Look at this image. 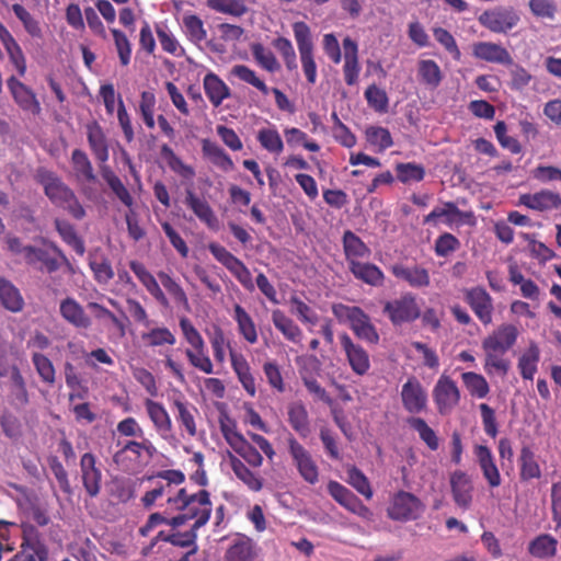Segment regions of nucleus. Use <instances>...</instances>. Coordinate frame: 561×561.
Segmentation results:
<instances>
[{
  "mask_svg": "<svg viewBox=\"0 0 561 561\" xmlns=\"http://www.w3.org/2000/svg\"><path fill=\"white\" fill-rule=\"evenodd\" d=\"M35 180L43 186L45 195L54 205L66 209L76 219H82L85 216V210L72 190L55 172L38 168Z\"/></svg>",
  "mask_w": 561,
  "mask_h": 561,
  "instance_id": "nucleus-1",
  "label": "nucleus"
},
{
  "mask_svg": "<svg viewBox=\"0 0 561 561\" xmlns=\"http://www.w3.org/2000/svg\"><path fill=\"white\" fill-rule=\"evenodd\" d=\"M168 504L176 511L186 513L190 519H195L193 529L204 526L209 520L213 510L209 493L205 490L188 495L185 489H180L174 496H169Z\"/></svg>",
  "mask_w": 561,
  "mask_h": 561,
  "instance_id": "nucleus-2",
  "label": "nucleus"
},
{
  "mask_svg": "<svg viewBox=\"0 0 561 561\" xmlns=\"http://www.w3.org/2000/svg\"><path fill=\"white\" fill-rule=\"evenodd\" d=\"M180 328L184 339L191 346L185 351L190 364L205 374H213L214 365L207 354L206 344L201 333L185 317L180 319Z\"/></svg>",
  "mask_w": 561,
  "mask_h": 561,
  "instance_id": "nucleus-3",
  "label": "nucleus"
},
{
  "mask_svg": "<svg viewBox=\"0 0 561 561\" xmlns=\"http://www.w3.org/2000/svg\"><path fill=\"white\" fill-rule=\"evenodd\" d=\"M156 454L153 444L148 438H142L140 442L128 440L114 454L113 460L123 470L129 471L147 465Z\"/></svg>",
  "mask_w": 561,
  "mask_h": 561,
  "instance_id": "nucleus-4",
  "label": "nucleus"
},
{
  "mask_svg": "<svg viewBox=\"0 0 561 561\" xmlns=\"http://www.w3.org/2000/svg\"><path fill=\"white\" fill-rule=\"evenodd\" d=\"M424 512L423 503L412 493L405 491L397 492L387 508L388 516L398 522L415 520Z\"/></svg>",
  "mask_w": 561,
  "mask_h": 561,
  "instance_id": "nucleus-5",
  "label": "nucleus"
},
{
  "mask_svg": "<svg viewBox=\"0 0 561 561\" xmlns=\"http://www.w3.org/2000/svg\"><path fill=\"white\" fill-rule=\"evenodd\" d=\"M383 312L394 325L412 322L421 316L416 297L412 293H405L397 299L387 301Z\"/></svg>",
  "mask_w": 561,
  "mask_h": 561,
  "instance_id": "nucleus-6",
  "label": "nucleus"
},
{
  "mask_svg": "<svg viewBox=\"0 0 561 561\" xmlns=\"http://www.w3.org/2000/svg\"><path fill=\"white\" fill-rule=\"evenodd\" d=\"M287 446L299 476L310 484L319 480V468L311 454L294 437L287 438Z\"/></svg>",
  "mask_w": 561,
  "mask_h": 561,
  "instance_id": "nucleus-7",
  "label": "nucleus"
},
{
  "mask_svg": "<svg viewBox=\"0 0 561 561\" xmlns=\"http://www.w3.org/2000/svg\"><path fill=\"white\" fill-rule=\"evenodd\" d=\"M433 399L440 414L450 413L460 401L457 383L447 375H442L433 389Z\"/></svg>",
  "mask_w": 561,
  "mask_h": 561,
  "instance_id": "nucleus-8",
  "label": "nucleus"
},
{
  "mask_svg": "<svg viewBox=\"0 0 561 561\" xmlns=\"http://www.w3.org/2000/svg\"><path fill=\"white\" fill-rule=\"evenodd\" d=\"M340 342L353 373L358 376L366 375L370 369V358L366 350L354 343L347 333L340 335Z\"/></svg>",
  "mask_w": 561,
  "mask_h": 561,
  "instance_id": "nucleus-9",
  "label": "nucleus"
},
{
  "mask_svg": "<svg viewBox=\"0 0 561 561\" xmlns=\"http://www.w3.org/2000/svg\"><path fill=\"white\" fill-rule=\"evenodd\" d=\"M479 21L494 33H506L517 25L519 15L513 9L500 8L482 13Z\"/></svg>",
  "mask_w": 561,
  "mask_h": 561,
  "instance_id": "nucleus-10",
  "label": "nucleus"
},
{
  "mask_svg": "<svg viewBox=\"0 0 561 561\" xmlns=\"http://www.w3.org/2000/svg\"><path fill=\"white\" fill-rule=\"evenodd\" d=\"M401 401L403 408L413 414L425 410L427 392L415 377H410L402 386Z\"/></svg>",
  "mask_w": 561,
  "mask_h": 561,
  "instance_id": "nucleus-11",
  "label": "nucleus"
},
{
  "mask_svg": "<svg viewBox=\"0 0 561 561\" xmlns=\"http://www.w3.org/2000/svg\"><path fill=\"white\" fill-rule=\"evenodd\" d=\"M59 314L75 329L87 330L92 324V319L85 312L83 306L72 297H66L60 300Z\"/></svg>",
  "mask_w": 561,
  "mask_h": 561,
  "instance_id": "nucleus-12",
  "label": "nucleus"
},
{
  "mask_svg": "<svg viewBox=\"0 0 561 561\" xmlns=\"http://www.w3.org/2000/svg\"><path fill=\"white\" fill-rule=\"evenodd\" d=\"M466 301L471 307L477 318L488 325L492 322L493 299L482 287H473L466 291Z\"/></svg>",
  "mask_w": 561,
  "mask_h": 561,
  "instance_id": "nucleus-13",
  "label": "nucleus"
},
{
  "mask_svg": "<svg viewBox=\"0 0 561 561\" xmlns=\"http://www.w3.org/2000/svg\"><path fill=\"white\" fill-rule=\"evenodd\" d=\"M329 494L347 511L358 515L367 516L369 514L368 507H366L362 501L347 488L336 481H330L328 483Z\"/></svg>",
  "mask_w": 561,
  "mask_h": 561,
  "instance_id": "nucleus-14",
  "label": "nucleus"
},
{
  "mask_svg": "<svg viewBox=\"0 0 561 561\" xmlns=\"http://www.w3.org/2000/svg\"><path fill=\"white\" fill-rule=\"evenodd\" d=\"M518 335L519 331L516 325L503 323L488 335L482 341V344L486 345L490 350H497L506 353L515 345Z\"/></svg>",
  "mask_w": 561,
  "mask_h": 561,
  "instance_id": "nucleus-15",
  "label": "nucleus"
},
{
  "mask_svg": "<svg viewBox=\"0 0 561 561\" xmlns=\"http://www.w3.org/2000/svg\"><path fill=\"white\" fill-rule=\"evenodd\" d=\"M472 55L480 60L510 66L513 58L508 50L500 44L492 42H478L472 46Z\"/></svg>",
  "mask_w": 561,
  "mask_h": 561,
  "instance_id": "nucleus-16",
  "label": "nucleus"
},
{
  "mask_svg": "<svg viewBox=\"0 0 561 561\" xmlns=\"http://www.w3.org/2000/svg\"><path fill=\"white\" fill-rule=\"evenodd\" d=\"M8 88L15 103L26 112L34 115L39 114L41 105L34 92L15 77H10L7 81Z\"/></svg>",
  "mask_w": 561,
  "mask_h": 561,
  "instance_id": "nucleus-17",
  "label": "nucleus"
},
{
  "mask_svg": "<svg viewBox=\"0 0 561 561\" xmlns=\"http://www.w3.org/2000/svg\"><path fill=\"white\" fill-rule=\"evenodd\" d=\"M83 486L90 496H96L101 490L102 473L96 467L95 457L85 453L80 460Z\"/></svg>",
  "mask_w": 561,
  "mask_h": 561,
  "instance_id": "nucleus-18",
  "label": "nucleus"
},
{
  "mask_svg": "<svg viewBox=\"0 0 561 561\" xmlns=\"http://www.w3.org/2000/svg\"><path fill=\"white\" fill-rule=\"evenodd\" d=\"M145 408L156 432L161 438L168 439L172 435L171 417L162 403L151 399L145 400Z\"/></svg>",
  "mask_w": 561,
  "mask_h": 561,
  "instance_id": "nucleus-19",
  "label": "nucleus"
},
{
  "mask_svg": "<svg viewBox=\"0 0 561 561\" xmlns=\"http://www.w3.org/2000/svg\"><path fill=\"white\" fill-rule=\"evenodd\" d=\"M467 217H469V214L461 211L456 204L447 202L435 207L424 217L423 222L436 225L442 219L447 226L453 227L462 225Z\"/></svg>",
  "mask_w": 561,
  "mask_h": 561,
  "instance_id": "nucleus-20",
  "label": "nucleus"
},
{
  "mask_svg": "<svg viewBox=\"0 0 561 561\" xmlns=\"http://www.w3.org/2000/svg\"><path fill=\"white\" fill-rule=\"evenodd\" d=\"M391 272L398 279L404 280L413 288H422L430 285L428 271L417 264L410 266L394 264L391 266Z\"/></svg>",
  "mask_w": 561,
  "mask_h": 561,
  "instance_id": "nucleus-21",
  "label": "nucleus"
},
{
  "mask_svg": "<svg viewBox=\"0 0 561 561\" xmlns=\"http://www.w3.org/2000/svg\"><path fill=\"white\" fill-rule=\"evenodd\" d=\"M474 455L489 485L491 488L501 485V474L491 449L485 445H478L474 448Z\"/></svg>",
  "mask_w": 561,
  "mask_h": 561,
  "instance_id": "nucleus-22",
  "label": "nucleus"
},
{
  "mask_svg": "<svg viewBox=\"0 0 561 561\" xmlns=\"http://www.w3.org/2000/svg\"><path fill=\"white\" fill-rule=\"evenodd\" d=\"M520 202L526 207L540 211L561 209V196L548 190L535 194H525L520 197Z\"/></svg>",
  "mask_w": 561,
  "mask_h": 561,
  "instance_id": "nucleus-23",
  "label": "nucleus"
},
{
  "mask_svg": "<svg viewBox=\"0 0 561 561\" xmlns=\"http://www.w3.org/2000/svg\"><path fill=\"white\" fill-rule=\"evenodd\" d=\"M231 366L237 375L239 382L250 397L256 396L255 378L251 371V367L242 354L230 352Z\"/></svg>",
  "mask_w": 561,
  "mask_h": 561,
  "instance_id": "nucleus-24",
  "label": "nucleus"
},
{
  "mask_svg": "<svg viewBox=\"0 0 561 561\" xmlns=\"http://www.w3.org/2000/svg\"><path fill=\"white\" fill-rule=\"evenodd\" d=\"M185 203L195 216L208 228L216 229L218 227V219L205 199L198 197L193 191L188 190L186 192Z\"/></svg>",
  "mask_w": 561,
  "mask_h": 561,
  "instance_id": "nucleus-25",
  "label": "nucleus"
},
{
  "mask_svg": "<svg viewBox=\"0 0 561 561\" xmlns=\"http://www.w3.org/2000/svg\"><path fill=\"white\" fill-rule=\"evenodd\" d=\"M203 87L209 102L218 107L230 96L229 87L214 72H208L203 79Z\"/></svg>",
  "mask_w": 561,
  "mask_h": 561,
  "instance_id": "nucleus-26",
  "label": "nucleus"
},
{
  "mask_svg": "<svg viewBox=\"0 0 561 561\" xmlns=\"http://www.w3.org/2000/svg\"><path fill=\"white\" fill-rule=\"evenodd\" d=\"M87 136L90 148L100 162L108 160V146L105 134L102 127L96 123L92 122L87 125Z\"/></svg>",
  "mask_w": 561,
  "mask_h": 561,
  "instance_id": "nucleus-27",
  "label": "nucleus"
},
{
  "mask_svg": "<svg viewBox=\"0 0 561 561\" xmlns=\"http://www.w3.org/2000/svg\"><path fill=\"white\" fill-rule=\"evenodd\" d=\"M484 352V371L489 376H501L505 377L510 370L511 363L504 357L505 353L497 350H490L486 345L482 344Z\"/></svg>",
  "mask_w": 561,
  "mask_h": 561,
  "instance_id": "nucleus-28",
  "label": "nucleus"
},
{
  "mask_svg": "<svg viewBox=\"0 0 561 561\" xmlns=\"http://www.w3.org/2000/svg\"><path fill=\"white\" fill-rule=\"evenodd\" d=\"M540 360V350L535 342H530L528 347L522 353L518 358L517 368L520 376L525 380H533Z\"/></svg>",
  "mask_w": 561,
  "mask_h": 561,
  "instance_id": "nucleus-29",
  "label": "nucleus"
},
{
  "mask_svg": "<svg viewBox=\"0 0 561 561\" xmlns=\"http://www.w3.org/2000/svg\"><path fill=\"white\" fill-rule=\"evenodd\" d=\"M272 322L275 328L284 335V337L295 344L302 341V331L294 322L293 319L287 317L284 311L275 309L272 311Z\"/></svg>",
  "mask_w": 561,
  "mask_h": 561,
  "instance_id": "nucleus-30",
  "label": "nucleus"
},
{
  "mask_svg": "<svg viewBox=\"0 0 561 561\" xmlns=\"http://www.w3.org/2000/svg\"><path fill=\"white\" fill-rule=\"evenodd\" d=\"M350 271L357 279L370 286L378 287L383 284L385 274L375 264L352 261V265H350Z\"/></svg>",
  "mask_w": 561,
  "mask_h": 561,
  "instance_id": "nucleus-31",
  "label": "nucleus"
},
{
  "mask_svg": "<svg viewBox=\"0 0 561 561\" xmlns=\"http://www.w3.org/2000/svg\"><path fill=\"white\" fill-rule=\"evenodd\" d=\"M558 540L549 535L541 534L528 543V552L537 559H549L557 554Z\"/></svg>",
  "mask_w": 561,
  "mask_h": 561,
  "instance_id": "nucleus-32",
  "label": "nucleus"
},
{
  "mask_svg": "<svg viewBox=\"0 0 561 561\" xmlns=\"http://www.w3.org/2000/svg\"><path fill=\"white\" fill-rule=\"evenodd\" d=\"M343 248L348 265H352V261L358 262L359 259H366L370 255L369 248L350 230L344 232Z\"/></svg>",
  "mask_w": 561,
  "mask_h": 561,
  "instance_id": "nucleus-33",
  "label": "nucleus"
},
{
  "mask_svg": "<svg viewBox=\"0 0 561 561\" xmlns=\"http://www.w3.org/2000/svg\"><path fill=\"white\" fill-rule=\"evenodd\" d=\"M417 78L431 89H436L443 81L444 75L435 60L420 59L417 61Z\"/></svg>",
  "mask_w": 561,
  "mask_h": 561,
  "instance_id": "nucleus-34",
  "label": "nucleus"
},
{
  "mask_svg": "<svg viewBox=\"0 0 561 561\" xmlns=\"http://www.w3.org/2000/svg\"><path fill=\"white\" fill-rule=\"evenodd\" d=\"M350 327L357 337L368 343H378L379 335L376 328L371 324L369 317L362 309H359L358 313H356L352 319Z\"/></svg>",
  "mask_w": 561,
  "mask_h": 561,
  "instance_id": "nucleus-35",
  "label": "nucleus"
},
{
  "mask_svg": "<svg viewBox=\"0 0 561 561\" xmlns=\"http://www.w3.org/2000/svg\"><path fill=\"white\" fill-rule=\"evenodd\" d=\"M0 302L12 311L19 312L23 309L24 300L20 290L8 279L0 277Z\"/></svg>",
  "mask_w": 561,
  "mask_h": 561,
  "instance_id": "nucleus-36",
  "label": "nucleus"
},
{
  "mask_svg": "<svg viewBox=\"0 0 561 561\" xmlns=\"http://www.w3.org/2000/svg\"><path fill=\"white\" fill-rule=\"evenodd\" d=\"M231 469L236 477L242 481L250 490L260 491L263 486V481L260 476L251 471L238 457L229 454Z\"/></svg>",
  "mask_w": 561,
  "mask_h": 561,
  "instance_id": "nucleus-37",
  "label": "nucleus"
},
{
  "mask_svg": "<svg viewBox=\"0 0 561 561\" xmlns=\"http://www.w3.org/2000/svg\"><path fill=\"white\" fill-rule=\"evenodd\" d=\"M26 263L47 273L56 272L60 267L59 261L48 251L35 247L27 250Z\"/></svg>",
  "mask_w": 561,
  "mask_h": 561,
  "instance_id": "nucleus-38",
  "label": "nucleus"
},
{
  "mask_svg": "<svg viewBox=\"0 0 561 561\" xmlns=\"http://www.w3.org/2000/svg\"><path fill=\"white\" fill-rule=\"evenodd\" d=\"M71 162L75 175L79 182L91 183L95 181L96 176L85 152L75 149L71 154Z\"/></svg>",
  "mask_w": 561,
  "mask_h": 561,
  "instance_id": "nucleus-39",
  "label": "nucleus"
},
{
  "mask_svg": "<svg viewBox=\"0 0 561 561\" xmlns=\"http://www.w3.org/2000/svg\"><path fill=\"white\" fill-rule=\"evenodd\" d=\"M451 489L455 502L461 507H468L471 502V484L466 474L456 472L453 474Z\"/></svg>",
  "mask_w": 561,
  "mask_h": 561,
  "instance_id": "nucleus-40",
  "label": "nucleus"
},
{
  "mask_svg": "<svg viewBox=\"0 0 561 561\" xmlns=\"http://www.w3.org/2000/svg\"><path fill=\"white\" fill-rule=\"evenodd\" d=\"M233 309H234L233 319L238 323V329H239L240 334L250 344L256 343L257 342V332H256L255 324H254L252 318L250 317V314L240 305H236Z\"/></svg>",
  "mask_w": 561,
  "mask_h": 561,
  "instance_id": "nucleus-41",
  "label": "nucleus"
},
{
  "mask_svg": "<svg viewBox=\"0 0 561 561\" xmlns=\"http://www.w3.org/2000/svg\"><path fill=\"white\" fill-rule=\"evenodd\" d=\"M173 405L178 411L176 420L186 430L190 436H195L197 433L195 423L196 408L180 399L174 400Z\"/></svg>",
  "mask_w": 561,
  "mask_h": 561,
  "instance_id": "nucleus-42",
  "label": "nucleus"
},
{
  "mask_svg": "<svg viewBox=\"0 0 561 561\" xmlns=\"http://www.w3.org/2000/svg\"><path fill=\"white\" fill-rule=\"evenodd\" d=\"M288 421L291 427L302 437L310 433L308 412L301 403H293L288 408Z\"/></svg>",
  "mask_w": 561,
  "mask_h": 561,
  "instance_id": "nucleus-43",
  "label": "nucleus"
},
{
  "mask_svg": "<svg viewBox=\"0 0 561 561\" xmlns=\"http://www.w3.org/2000/svg\"><path fill=\"white\" fill-rule=\"evenodd\" d=\"M203 152L215 165L226 172L231 171L234 168L231 158L215 142L204 140Z\"/></svg>",
  "mask_w": 561,
  "mask_h": 561,
  "instance_id": "nucleus-44",
  "label": "nucleus"
},
{
  "mask_svg": "<svg viewBox=\"0 0 561 561\" xmlns=\"http://www.w3.org/2000/svg\"><path fill=\"white\" fill-rule=\"evenodd\" d=\"M182 26L188 39L195 45H199L207 38L204 23L195 14H185L182 19Z\"/></svg>",
  "mask_w": 561,
  "mask_h": 561,
  "instance_id": "nucleus-45",
  "label": "nucleus"
},
{
  "mask_svg": "<svg viewBox=\"0 0 561 561\" xmlns=\"http://www.w3.org/2000/svg\"><path fill=\"white\" fill-rule=\"evenodd\" d=\"M461 380L472 397L483 399L490 392V387L486 379L477 373L467 371L461 375Z\"/></svg>",
  "mask_w": 561,
  "mask_h": 561,
  "instance_id": "nucleus-46",
  "label": "nucleus"
},
{
  "mask_svg": "<svg viewBox=\"0 0 561 561\" xmlns=\"http://www.w3.org/2000/svg\"><path fill=\"white\" fill-rule=\"evenodd\" d=\"M520 479L528 481L541 477V469L535 458V454L528 447L520 450Z\"/></svg>",
  "mask_w": 561,
  "mask_h": 561,
  "instance_id": "nucleus-47",
  "label": "nucleus"
},
{
  "mask_svg": "<svg viewBox=\"0 0 561 561\" xmlns=\"http://www.w3.org/2000/svg\"><path fill=\"white\" fill-rule=\"evenodd\" d=\"M207 5L211 10L240 18L248 12V7L243 0H207Z\"/></svg>",
  "mask_w": 561,
  "mask_h": 561,
  "instance_id": "nucleus-48",
  "label": "nucleus"
},
{
  "mask_svg": "<svg viewBox=\"0 0 561 561\" xmlns=\"http://www.w3.org/2000/svg\"><path fill=\"white\" fill-rule=\"evenodd\" d=\"M55 227L61 239L72 247L78 254L82 255L84 253V244L77 236V232L70 222L62 219H56Z\"/></svg>",
  "mask_w": 561,
  "mask_h": 561,
  "instance_id": "nucleus-49",
  "label": "nucleus"
},
{
  "mask_svg": "<svg viewBox=\"0 0 561 561\" xmlns=\"http://www.w3.org/2000/svg\"><path fill=\"white\" fill-rule=\"evenodd\" d=\"M256 139L260 145L271 153L279 154L284 150L282 137L275 128L260 129Z\"/></svg>",
  "mask_w": 561,
  "mask_h": 561,
  "instance_id": "nucleus-50",
  "label": "nucleus"
},
{
  "mask_svg": "<svg viewBox=\"0 0 561 561\" xmlns=\"http://www.w3.org/2000/svg\"><path fill=\"white\" fill-rule=\"evenodd\" d=\"M231 73L240 79L241 81L249 83L256 88L259 91H261L264 95H267L270 93V88L264 83L263 80H261L255 71L250 69L245 65H236L231 69Z\"/></svg>",
  "mask_w": 561,
  "mask_h": 561,
  "instance_id": "nucleus-51",
  "label": "nucleus"
},
{
  "mask_svg": "<svg viewBox=\"0 0 561 561\" xmlns=\"http://www.w3.org/2000/svg\"><path fill=\"white\" fill-rule=\"evenodd\" d=\"M410 426L416 431L420 438L426 444L431 450H436L439 446L436 433L421 417H412L409 420Z\"/></svg>",
  "mask_w": 561,
  "mask_h": 561,
  "instance_id": "nucleus-52",
  "label": "nucleus"
},
{
  "mask_svg": "<svg viewBox=\"0 0 561 561\" xmlns=\"http://www.w3.org/2000/svg\"><path fill=\"white\" fill-rule=\"evenodd\" d=\"M294 36L298 46L299 55L313 53V43L310 27L305 22L293 24Z\"/></svg>",
  "mask_w": 561,
  "mask_h": 561,
  "instance_id": "nucleus-53",
  "label": "nucleus"
},
{
  "mask_svg": "<svg viewBox=\"0 0 561 561\" xmlns=\"http://www.w3.org/2000/svg\"><path fill=\"white\" fill-rule=\"evenodd\" d=\"M253 543L248 540H239L233 543L226 553L227 561H252L254 558Z\"/></svg>",
  "mask_w": 561,
  "mask_h": 561,
  "instance_id": "nucleus-54",
  "label": "nucleus"
},
{
  "mask_svg": "<svg viewBox=\"0 0 561 561\" xmlns=\"http://www.w3.org/2000/svg\"><path fill=\"white\" fill-rule=\"evenodd\" d=\"M347 483H350L358 493L364 495L367 500L373 497V490L367 477L356 467H351L346 470Z\"/></svg>",
  "mask_w": 561,
  "mask_h": 561,
  "instance_id": "nucleus-55",
  "label": "nucleus"
},
{
  "mask_svg": "<svg viewBox=\"0 0 561 561\" xmlns=\"http://www.w3.org/2000/svg\"><path fill=\"white\" fill-rule=\"evenodd\" d=\"M365 99L368 105L378 113H386L389 106V99L385 90L375 84L369 85L365 91Z\"/></svg>",
  "mask_w": 561,
  "mask_h": 561,
  "instance_id": "nucleus-56",
  "label": "nucleus"
},
{
  "mask_svg": "<svg viewBox=\"0 0 561 561\" xmlns=\"http://www.w3.org/2000/svg\"><path fill=\"white\" fill-rule=\"evenodd\" d=\"M158 277L160 278L162 286L173 297L174 301L187 309L188 299L181 285L164 272H160Z\"/></svg>",
  "mask_w": 561,
  "mask_h": 561,
  "instance_id": "nucleus-57",
  "label": "nucleus"
},
{
  "mask_svg": "<svg viewBox=\"0 0 561 561\" xmlns=\"http://www.w3.org/2000/svg\"><path fill=\"white\" fill-rule=\"evenodd\" d=\"M253 57L257 64L268 72H276L280 69V64L275 55L261 44H256L252 48Z\"/></svg>",
  "mask_w": 561,
  "mask_h": 561,
  "instance_id": "nucleus-58",
  "label": "nucleus"
},
{
  "mask_svg": "<svg viewBox=\"0 0 561 561\" xmlns=\"http://www.w3.org/2000/svg\"><path fill=\"white\" fill-rule=\"evenodd\" d=\"M141 339L150 346L173 345L176 340L168 328H154L141 335Z\"/></svg>",
  "mask_w": 561,
  "mask_h": 561,
  "instance_id": "nucleus-59",
  "label": "nucleus"
},
{
  "mask_svg": "<svg viewBox=\"0 0 561 561\" xmlns=\"http://www.w3.org/2000/svg\"><path fill=\"white\" fill-rule=\"evenodd\" d=\"M397 175L400 182H420L424 179L425 170L422 165L416 163H398Z\"/></svg>",
  "mask_w": 561,
  "mask_h": 561,
  "instance_id": "nucleus-60",
  "label": "nucleus"
},
{
  "mask_svg": "<svg viewBox=\"0 0 561 561\" xmlns=\"http://www.w3.org/2000/svg\"><path fill=\"white\" fill-rule=\"evenodd\" d=\"M32 362L37 374L44 382L49 385L55 382V368L51 360L47 356L41 353H34L32 355Z\"/></svg>",
  "mask_w": 561,
  "mask_h": 561,
  "instance_id": "nucleus-61",
  "label": "nucleus"
},
{
  "mask_svg": "<svg viewBox=\"0 0 561 561\" xmlns=\"http://www.w3.org/2000/svg\"><path fill=\"white\" fill-rule=\"evenodd\" d=\"M273 47L280 54L288 70L297 68L296 51L291 42L286 37H277L273 41Z\"/></svg>",
  "mask_w": 561,
  "mask_h": 561,
  "instance_id": "nucleus-62",
  "label": "nucleus"
},
{
  "mask_svg": "<svg viewBox=\"0 0 561 561\" xmlns=\"http://www.w3.org/2000/svg\"><path fill=\"white\" fill-rule=\"evenodd\" d=\"M12 10L16 18L22 22L25 31L33 37L42 36V28L38 22L31 15V13L21 4L15 3Z\"/></svg>",
  "mask_w": 561,
  "mask_h": 561,
  "instance_id": "nucleus-63",
  "label": "nucleus"
},
{
  "mask_svg": "<svg viewBox=\"0 0 561 561\" xmlns=\"http://www.w3.org/2000/svg\"><path fill=\"white\" fill-rule=\"evenodd\" d=\"M433 35L455 60L459 61L461 59L460 49L450 32L443 27H435L433 28Z\"/></svg>",
  "mask_w": 561,
  "mask_h": 561,
  "instance_id": "nucleus-64",
  "label": "nucleus"
}]
</instances>
